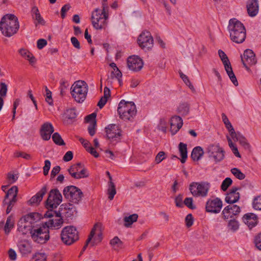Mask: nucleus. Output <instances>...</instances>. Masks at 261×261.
<instances>
[{"mask_svg": "<svg viewBox=\"0 0 261 261\" xmlns=\"http://www.w3.org/2000/svg\"><path fill=\"white\" fill-rule=\"evenodd\" d=\"M19 28L17 17L14 14L4 15L0 21V30L3 35L10 37L16 34Z\"/></svg>", "mask_w": 261, "mask_h": 261, "instance_id": "obj_1", "label": "nucleus"}, {"mask_svg": "<svg viewBox=\"0 0 261 261\" xmlns=\"http://www.w3.org/2000/svg\"><path fill=\"white\" fill-rule=\"evenodd\" d=\"M228 30L230 39L236 43H243L246 37V32L244 24L236 18L229 21Z\"/></svg>", "mask_w": 261, "mask_h": 261, "instance_id": "obj_2", "label": "nucleus"}, {"mask_svg": "<svg viewBox=\"0 0 261 261\" xmlns=\"http://www.w3.org/2000/svg\"><path fill=\"white\" fill-rule=\"evenodd\" d=\"M108 7L106 4H102V10L96 8L91 15V22L93 27L96 30L105 29L107 26V20L109 17Z\"/></svg>", "mask_w": 261, "mask_h": 261, "instance_id": "obj_3", "label": "nucleus"}, {"mask_svg": "<svg viewBox=\"0 0 261 261\" xmlns=\"http://www.w3.org/2000/svg\"><path fill=\"white\" fill-rule=\"evenodd\" d=\"M88 87L84 81H77L74 83L71 87V94L78 103H82L86 99Z\"/></svg>", "mask_w": 261, "mask_h": 261, "instance_id": "obj_4", "label": "nucleus"}, {"mask_svg": "<svg viewBox=\"0 0 261 261\" xmlns=\"http://www.w3.org/2000/svg\"><path fill=\"white\" fill-rule=\"evenodd\" d=\"M118 113L121 119L130 120L137 113L136 106L133 102H127L121 100L118 105Z\"/></svg>", "mask_w": 261, "mask_h": 261, "instance_id": "obj_5", "label": "nucleus"}, {"mask_svg": "<svg viewBox=\"0 0 261 261\" xmlns=\"http://www.w3.org/2000/svg\"><path fill=\"white\" fill-rule=\"evenodd\" d=\"M44 217L49 218L47 222H44V224L49 229H58L63 225V219L59 211L57 212L50 209L44 214Z\"/></svg>", "mask_w": 261, "mask_h": 261, "instance_id": "obj_6", "label": "nucleus"}, {"mask_svg": "<svg viewBox=\"0 0 261 261\" xmlns=\"http://www.w3.org/2000/svg\"><path fill=\"white\" fill-rule=\"evenodd\" d=\"M63 195L70 202L78 204L81 201L84 194L81 189L74 186H68L64 188Z\"/></svg>", "mask_w": 261, "mask_h": 261, "instance_id": "obj_7", "label": "nucleus"}, {"mask_svg": "<svg viewBox=\"0 0 261 261\" xmlns=\"http://www.w3.org/2000/svg\"><path fill=\"white\" fill-rule=\"evenodd\" d=\"M205 151L208 158L215 163H219L224 159L225 152L219 143L210 144L206 148Z\"/></svg>", "mask_w": 261, "mask_h": 261, "instance_id": "obj_8", "label": "nucleus"}, {"mask_svg": "<svg viewBox=\"0 0 261 261\" xmlns=\"http://www.w3.org/2000/svg\"><path fill=\"white\" fill-rule=\"evenodd\" d=\"M61 240L66 245H70L79 240V232L76 228L72 226L65 227L62 230Z\"/></svg>", "mask_w": 261, "mask_h": 261, "instance_id": "obj_9", "label": "nucleus"}, {"mask_svg": "<svg viewBox=\"0 0 261 261\" xmlns=\"http://www.w3.org/2000/svg\"><path fill=\"white\" fill-rule=\"evenodd\" d=\"M31 237L33 240L39 244L46 243L49 239V228L44 224L39 228L34 227L31 231Z\"/></svg>", "mask_w": 261, "mask_h": 261, "instance_id": "obj_10", "label": "nucleus"}, {"mask_svg": "<svg viewBox=\"0 0 261 261\" xmlns=\"http://www.w3.org/2000/svg\"><path fill=\"white\" fill-rule=\"evenodd\" d=\"M209 189V184L205 182H193L189 186V190L195 197H206Z\"/></svg>", "mask_w": 261, "mask_h": 261, "instance_id": "obj_11", "label": "nucleus"}, {"mask_svg": "<svg viewBox=\"0 0 261 261\" xmlns=\"http://www.w3.org/2000/svg\"><path fill=\"white\" fill-rule=\"evenodd\" d=\"M62 201V196L57 189H51L45 202L48 210L56 208Z\"/></svg>", "mask_w": 261, "mask_h": 261, "instance_id": "obj_12", "label": "nucleus"}, {"mask_svg": "<svg viewBox=\"0 0 261 261\" xmlns=\"http://www.w3.org/2000/svg\"><path fill=\"white\" fill-rule=\"evenodd\" d=\"M139 46L143 49L149 50L153 45V39L148 31H143L139 36L137 40Z\"/></svg>", "mask_w": 261, "mask_h": 261, "instance_id": "obj_13", "label": "nucleus"}, {"mask_svg": "<svg viewBox=\"0 0 261 261\" xmlns=\"http://www.w3.org/2000/svg\"><path fill=\"white\" fill-rule=\"evenodd\" d=\"M241 60L244 66L248 71H250L249 66L254 65L257 63L255 54L249 49L244 51L243 55L241 56Z\"/></svg>", "mask_w": 261, "mask_h": 261, "instance_id": "obj_14", "label": "nucleus"}, {"mask_svg": "<svg viewBox=\"0 0 261 261\" xmlns=\"http://www.w3.org/2000/svg\"><path fill=\"white\" fill-rule=\"evenodd\" d=\"M107 137L111 141L118 142L120 140L121 130L116 124H109L105 128Z\"/></svg>", "mask_w": 261, "mask_h": 261, "instance_id": "obj_15", "label": "nucleus"}, {"mask_svg": "<svg viewBox=\"0 0 261 261\" xmlns=\"http://www.w3.org/2000/svg\"><path fill=\"white\" fill-rule=\"evenodd\" d=\"M222 207V201L219 198L209 199L205 204V211L208 213H219Z\"/></svg>", "mask_w": 261, "mask_h": 261, "instance_id": "obj_16", "label": "nucleus"}, {"mask_svg": "<svg viewBox=\"0 0 261 261\" xmlns=\"http://www.w3.org/2000/svg\"><path fill=\"white\" fill-rule=\"evenodd\" d=\"M127 64L129 70L138 72L143 68V62L138 56L134 55L127 58Z\"/></svg>", "mask_w": 261, "mask_h": 261, "instance_id": "obj_17", "label": "nucleus"}, {"mask_svg": "<svg viewBox=\"0 0 261 261\" xmlns=\"http://www.w3.org/2000/svg\"><path fill=\"white\" fill-rule=\"evenodd\" d=\"M54 132V128L51 123L50 122H45L41 126L40 135L43 140L48 141L50 139L51 135Z\"/></svg>", "mask_w": 261, "mask_h": 261, "instance_id": "obj_18", "label": "nucleus"}, {"mask_svg": "<svg viewBox=\"0 0 261 261\" xmlns=\"http://www.w3.org/2000/svg\"><path fill=\"white\" fill-rule=\"evenodd\" d=\"M96 234H97V237L94 239V241H97L98 242H100L102 238V224L100 223H97L94 225L87 239V243H90Z\"/></svg>", "mask_w": 261, "mask_h": 261, "instance_id": "obj_19", "label": "nucleus"}, {"mask_svg": "<svg viewBox=\"0 0 261 261\" xmlns=\"http://www.w3.org/2000/svg\"><path fill=\"white\" fill-rule=\"evenodd\" d=\"M240 213V208L237 205H229L223 210L222 214L224 219L232 218L233 216L238 215Z\"/></svg>", "mask_w": 261, "mask_h": 261, "instance_id": "obj_20", "label": "nucleus"}, {"mask_svg": "<svg viewBox=\"0 0 261 261\" xmlns=\"http://www.w3.org/2000/svg\"><path fill=\"white\" fill-rule=\"evenodd\" d=\"M183 122L181 118L178 116H173L170 120V132L172 135L177 133L182 127Z\"/></svg>", "mask_w": 261, "mask_h": 261, "instance_id": "obj_21", "label": "nucleus"}, {"mask_svg": "<svg viewBox=\"0 0 261 261\" xmlns=\"http://www.w3.org/2000/svg\"><path fill=\"white\" fill-rule=\"evenodd\" d=\"M240 188L233 187L227 194L225 200L227 203H234L237 202L240 199V193L237 191Z\"/></svg>", "mask_w": 261, "mask_h": 261, "instance_id": "obj_22", "label": "nucleus"}, {"mask_svg": "<svg viewBox=\"0 0 261 261\" xmlns=\"http://www.w3.org/2000/svg\"><path fill=\"white\" fill-rule=\"evenodd\" d=\"M59 211L61 215L66 218H71L74 215L75 208L72 204L68 203L60 205Z\"/></svg>", "mask_w": 261, "mask_h": 261, "instance_id": "obj_23", "label": "nucleus"}, {"mask_svg": "<svg viewBox=\"0 0 261 261\" xmlns=\"http://www.w3.org/2000/svg\"><path fill=\"white\" fill-rule=\"evenodd\" d=\"M29 222L24 220V218H21L18 221L17 226V230L22 233V234H27L30 233L31 234V231L34 230V226L30 225Z\"/></svg>", "mask_w": 261, "mask_h": 261, "instance_id": "obj_24", "label": "nucleus"}, {"mask_svg": "<svg viewBox=\"0 0 261 261\" xmlns=\"http://www.w3.org/2000/svg\"><path fill=\"white\" fill-rule=\"evenodd\" d=\"M243 222L250 229L255 226L258 222L257 216L254 213H247L243 217Z\"/></svg>", "mask_w": 261, "mask_h": 261, "instance_id": "obj_25", "label": "nucleus"}, {"mask_svg": "<svg viewBox=\"0 0 261 261\" xmlns=\"http://www.w3.org/2000/svg\"><path fill=\"white\" fill-rule=\"evenodd\" d=\"M47 192L46 186H43L41 189L33 196L28 202L30 205L39 204L42 200L43 197Z\"/></svg>", "mask_w": 261, "mask_h": 261, "instance_id": "obj_26", "label": "nucleus"}, {"mask_svg": "<svg viewBox=\"0 0 261 261\" xmlns=\"http://www.w3.org/2000/svg\"><path fill=\"white\" fill-rule=\"evenodd\" d=\"M247 10L249 16H255L258 12V4L257 0H249L247 4Z\"/></svg>", "mask_w": 261, "mask_h": 261, "instance_id": "obj_27", "label": "nucleus"}, {"mask_svg": "<svg viewBox=\"0 0 261 261\" xmlns=\"http://www.w3.org/2000/svg\"><path fill=\"white\" fill-rule=\"evenodd\" d=\"M18 248L20 252L23 256L27 255L31 253L32 250V247L31 244L28 241H21L18 244Z\"/></svg>", "mask_w": 261, "mask_h": 261, "instance_id": "obj_28", "label": "nucleus"}, {"mask_svg": "<svg viewBox=\"0 0 261 261\" xmlns=\"http://www.w3.org/2000/svg\"><path fill=\"white\" fill-rule=\"evenodd\" d=\"M17 194H18L17 187L14 186H13L12 187H11L9 190H8V191L7 192V193L5 196L4 199L3 201V206H5V204H7V200L8 198L13 199H17Z\"/></svg>", "mask_w": 261, "mask_h": 261, "instance_id": "obj_29", "label": "nucleus"}, {"mask_svg": "<svg viewBox=\"0 0 261 261\" xmlns=\"http://www.w3.org/2000/svg\"><path fill=\"white\" fill-rule=\"evenodd\" d=\"M231 138L234 141H237L245 149L250 150V145L247 142V139L239 132H236V136Z\"/></svg>", "mask_w": 261, "mask_h": 261, "instance_id": "obj_30", "label": "nucleus"}, {"mask_svg": "<svg viewBox=\"0 0 261 261\" xmlns=\"http://www.w3.org/2000/svg\"><path fill=\"white\" fill-rule=\"evenodd\" d=\"M204 154V151L200 146L194 147L192 151L191 157L194 161H199Z\"/></svg>", "mask_w": 261, "mask_h": 261, "instance_id": "obj_31", "label": "nucleus"}, {"mask_svg": "<svg viewBox=\"0 0 261 261\" xmlns=\"http://www.w3.org/2000/svg\"><path fill=\"white\" fill-rule=\"evenodd\" d=\"M111 96L110 90L107 87H105L103 91V96L101 97L97 103V106L100 108H102L107 103L108 98Z\"/></svg>", "mask_w": 261, "mask_h": 261, "instance_id": "obj_32", "label": "nucleus"}, {"mask_svg": "<svg viewBox=\"0 0 261 261\" xmlns=\"http://www.w3.org/2000/svg\"><path fill=\"white\" fill-rule=\"evenodd\" d=\"M24 220L29 222V223L32 225L35 222H37L41 218V215L38 213H32L24 216Z\"/></svg>", "mask_w": 261, "mask_h": 261, "instance_id": "obj_33", "label": "nucleus"}, {"mask_svg": "<svg viewBox=\"0 0 261 261\" xmlns=\"http://www.w3.org/2000/svg\"><path fill=\"white\" fill-rule=\"evenodd\" d=\"M19 54L32 64L36 62L35 57L27 49L21 48L18 51Z\"/></svg>", "mask_w": 261, "mask_h": 261, "instance_id": "obj_34", "label": "nucleus"}, {"mask_svg": "<svg viewBox=\"0 0 261 261\" xmlns=\"http://www.w3.org/2000/svg\"><path fill=\"white\" fill-rule=\"evenodd\" d=\"M222 119L226 127L228 129L231 137L233 138L234 136H236V132L229 120H228L227 117L224 113L222 114Z\"/></svg>", "mask_w": 261, "mask_h": 261, "instance_id": "obj_35", "label": "nucleus"}, {"mask_svg": "<svg viewBox=\"0 0 261 261\" xmlns=\"http://www.w3.org/2000/svg\"><path fill=\"white\" fill-rule=\"evenodd\" d=\"M113 249L117 251L123 248V243L118 237H115L110 242Z\"/></svg>", "mask_w": 261, "mask_h": 261, "instance_id": "obj_36", "label": "nucleus"}, {"mask_svg": "<svg viewBox=\"0 0 261 261\" xmlns=\"http://www.w3.org/2000/svg\"><path fill=\"white\" fill-rule=\"evenodd\" d=\"M179 151L180 153L181 159L180 161L182 163H185L187 159V145L186 144L180 142L178 145Z\"/></svg>", "mask_w": 261, "mask_h": 261, "instance_id": "obj_37", "label": "nucleus"}, {"mask_svg": "<svg viewBox=\"0 0 261 261\" xmlns=\"http://www.w3.org/2000/svg\"><path fill=\"white\" fill-rule=\"evenodd\" d=\"M14 227V220L12 215L8 216L4 226L5 233L8 234L11 229Z\"/></svg>", "mask_w": 261, "mask_h": 261, "instance_id": "obj_38", "label": "nucleus"}, {"mask_svg": "<svg viewBox=\"0 0 261 261\" xmlns=\"http://www.w3.org/2000/svg\"><path fill=\"white\" fill-rule=\"evenodd\" d=\"M81 166V163H78L71 166L68 169V171L73 178L75 179L77 178L76 175H77L78 172L80 170Z\"/></svg>", "mask_w": 261, "mask_h": 261, "instance_id": "obj_39", "label": "nucleus"}, {"mask_svg": "<svg viewBox=\"0 0 261 261\" xmlns=\"http://www.w3.org/2000/svg\"><path fill=\"white\" fill-rule=\"evenodd\" d=\"M32 12L33 18L36 20L39 23L43 25L45 24V21L41 17L39 12L38 9L36 7H34L32 8Z\"/></svg>", "mask_w": 261, "mask_h": 261, "instance_id": "obj_40", "label": "nucleus"}, {"mask_svg": "<svg viewBox=\"0 0 261 261\" xmlns=\"http://www.w3.org/2000/svg\"><path fill=\"white\" fill-rule=\"evenodd\" d=\"M190 110L189 105L187 102L180 103L178 108L177 112L182 116H186L189 114Z\"/></svg>", "mask_w": 261, "mask_h": 261, "instance_id": "obj_41", "label": "nucleus"}, {"mask_svg": "<svg viewBox=\"0 0 261 261\" xmlns=\"http://www.w3.org/2000/svg\"><path fill=\"white\" fill-rule=\"evenodd\" d=\"M138 216L136 214H132L128 217H125L124 218V221L125 222L124 226L126 227H129L134 222L137 221Z\"/></svg>", "mask_w": 261, "mask_h": 261, "instance_id": "obj_42", "label": "nucleus"}, {"mask_svg": "<svg viewBox=\"0 0 261 261\" xmlns=\"http://www.w3.org/2000/svg\"><path fill=\"white\" fill-rule=\"evenodd\" d=\"M108 193L109 195V199L110 200L113 199L116 193L115 185L112 181H109V188L108 190Z\"/></svg>", "mask_w": 261, "mask_h": 261, "instance_id": "obj_43", "label": "nucleus"}, {"mask_svg": "<svg viewBox=\"0 0 261 261\" xmlns=\"http://www.w3.org/2000/svg\"><path fill=\"white\" fill-rule=\"evenodd\" d=\"M231 173L238 179L243 180L245 178L246 175L241 171L237 168H233L230 170Z\"/></svg>", "mask_w": 261, "mask_h": 261, "instance_id": "obj_44", "label": "nucleus"}, {"mask_svg": "<svg viewBox=\"0 0 261 261\" xmlns=\"http://www.w3.org/2000/svg\"><path fill=\"white\" fill-rule=\"evenodd\" d=\"M52 139L54 142L58 145H65V143L62 139L61 135L58 133H55L52 136Z\"/></svg>", "mask_w": 261, "mask_h": 261, "instance_id": "obj_45", "label": "nucleus"}, {"mask_svg": "<svg viewBox=\"0 0 261 261\" xmlns=\"http://www.w3.org/2000/svg\"><path fill=\"white\" fill-rule=\"evenodd\" d=\"M65 115L66 118L68 119H74L77 116L76 111L75 108H71L67 109L66 111Z\"/></svg>", "mask_w": 261, "mask_h": 261, "instance_id": "obj_46", "label": "nucleus"}, {"mask_svg": "<svg viewBox=\"0 0 261 261\" xmlns=\"http://www.w3.org/2000/svg\"><path fill=\"white\" fill-rule=\"evenodd\" d=\"M252 206L254 210L261 211V195L254 197L252 201Z\"/></svg>", "mask_w": 261, "mask_h": 261, "instance_id": "obj_47", "label": "nucleus"}, {"mask_svg": "<svg viewBox=\"0 0 261 261\" xmlns=\"http://www.w3.org/2000/svg\"><path fill=\"white\" fill-rule=\"evenodd\" d=\"M228 228L233 232L237 231L239 228L238 222L235 219L229 220L228 223Z\"/></svg>", "mask_w": 261, "mask_h": 261, "instance_id": "obj_48", "label": "nucleus"}, {"mask_svg": "<svg viewBox=\"0 0 261 261\" xmlns=\"http://www.w3.org/2000/svg\"><path fill=\"white\" fill-rule=\"evenodd\" d=\"M232 180L229 177H226L223 181L221 186V189L223 191H226L228 187L232 184Z\"/></svg>", "mask_w": 261, "mask_h": 261, "instance_id": "obj_49", "label": "nucleus"}, {"mask_svg": "<svg viewBox=\"0 0 261 261\" xmlns=\"http://www.w3.org/2000/svg\"><path fill=\"white\" fill-rule=\"evenodd\" d=\"M218 54L223 65L229 64V60L225 53L223 50L219 49L218 50Z\"/></svg>", "mask_w": 261, "mask_h": 261, "instance_id": "obj_50", "label": "nucleus"}, {"mask_svg": "<svg viewBox=\"0 0 261 261\" xmlns=\"http://www.w3.org/2000/svg\"><path fill=\"white\" fill-rule=\"evenodd\" d=\"M34 261H46V255L44 253H36L33 257Z\"/></svg>", "mask_w": 261, "mask_h": 261, "instance_id": "obj_51", "label": "nucleus"}, {"mask_svg": "<svg viewBox=\"0 0 261 261\" xmlns=\"http://www.w3.org/2000/svg\"><path fill=\"white\" fill-rule=\"evenodd\" d=\"M254 243L255 247L261 251V233H259L255 236L254 239Z\"/></svg>", "mask_w": 261, "mask_h": 261, "instance_id": "obj_52", "label": "nucleus"}, {"mask_svg": "<svg viewBox=\"0 0 261 261\" xmlns=\"http://www.w3.org/2000/svg\"><path fill=\"white\" fill-rule=\"evenodd\" d=\"M184 203L188 208L191 210H194L196 208L195 205L193 204V198L191 197L186 198L184 200Z\"/></svg>", "mask_w": 261, "mask_h": 261, "instance_id": "obj_53", "label": "nucleus"}, {"mask_svg": "<svg viewBox=\"0 0 261 261\" xmlns=\"http://www.w3.org/2000/svg\"><path fill=\"white\" fill-rule=\"evenodd\" d=\"M8 91L7 85L5 83H0V96L5 97Z\"/></svg>", "mask_w": 261, "mask_h": 261, "instance_id": "obj_54", "label": "nucleus"}, {"mask_svg": "<svg viewBox=\"0 0 261 261\" xmlns=\"http://www.w3.org/2000/svg\"><path fill=\"white\" fill-rule=\"evenodd\" d=\"M183 195L181 194H178L175 198V205L177 207H182L184 204L182 203Z\"/></svg>", "mask_w": 261, "mask_h": 261, "instance_id": "obj_55", "label": "nucleus"}, {"mask_svg": "<svg viewBox=\"0 0 261 261\" xmlns=\"http://www.w3.org/2000/svg\"><path fill=\"white\" fill-rule=\"evenodd\" d=\"M165 158V152L163 151H160L155 156V162L156 164H159Z\"/></svg>", "mask_w": 261, "mask_h": 261, "instance_id": "obj_56", "label": "nucleus"}, {"mask_svg": "<svg viewBox=\"0 0 261 261\" xmlns=\"http://www.w3.org/2000/svg\"><path fill=\"white\" fill-rule=\"evenodd\" d=\"M76 176L77 178L76 179H80L82 178L88 177L89 174L88 173L87 170L86 168H83L81 171H79Z\"/></svg>", "mask_w": 261, "mask_h": 261, "instance_id": "obj_57", "label": "nucleus"}, {"mask_svg": "<svg viewBox=\"0 0 261 261\" xmlns=\"http://www.w3.org/2000/svg\"><path fill=\"white\" fill-rule=\"evenodd\" d=\"M96 125V121H94L93 123H90L88 127V130L89 135L93 136L95 134V127Z\"/></svg>", "mask_w": 261, "mask_h": 261, "instance_id": "obj_58", "label": "nucleus"}, {"mask_svg": "<svg viewBox=\"0 0 261 261\" xmlns=\"http://www.w3.org/2000/svg\"><path fill=\"white\" fill-rule=\"evenodd\" d=\"M50 165L51 163L49 160H46L44 161V166L43 167V174L44 175H47L48 174Z\"/></svg>", "mask_w": 261, "mask_h": 261, "instance_id": "obj_59", "label": "nucleus"}, {"mask_svg": "<svg viewBox=\"0 0 261 261\" xmlns=\"http://www.w3.org/2000/svg\"><path fill=\"white\" fill-rule=\"evenodd\" d=\"M186 225L188 227L191 226L193 224V217L191 214L187 215L185 218Z\"/></svg>", "mask_w": 261, "mask_h": 261, "instance_id": "obj_60", "label": "nucleus"}, {"mask_svg": "<svg viewBox=\"0 0 261 261\" xmlns=\"http://www.w3.org/2000/svg\"><path fill=\"white\" fill-rule=\"evenodd\" d=\"M60 170L61 168L59 166L54 167L51 171L50 179H53L59 173Z\"/></svg>", "mask_w": 261, "mask_h": 261, "instance_id": "obj_61", "label": "nucleus"}, {"mask_svg": "<svg viewBox=\"0 0 261 261\" xmlns=\"http://www.w3.org/2000/svg\"><path fill=\"white\" fill-rule=\"evenodd\" d=\"M70 6L69 4L64 5L61 11V16L62 19H64L66 16V13L70 9Z\"/></svg>", "mask_w": 261, "mask_h": 261, "instance_id": "obj_62", "label": "nucleus"}, {"mask_svg": "<svg viewBox=\"0 0 261 261\" xmlns=\"http://www.w3.org/2000/svg\"><path fill=\"white\" fill-rule=\"evenodd\" d=\"M96 114L94 113H93L87 116L85 118V120L87 122H89L90 123H93L94 121H96Z\"/></svg>", "mask_w": 261, "mask_h": 261, "instance_id": "obj_63", "label": "nucleus"}, {"mask_svg": "<svg viewBox=\"0 0 261 261\" xmlns=\"http://www.w3.org/2000/svg\"><path fill=\"white\" fill-rule=\"evenodd\" d=\"M47 44V41L44 39H40L37 41V46L39 49H42Z\"/></svg>", "mask_w": 261, "mask_h": 261, "instance_id": "obj_64", "label": "nucleus"}]
</instances>
